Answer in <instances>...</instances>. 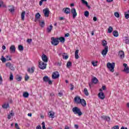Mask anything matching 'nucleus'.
Listing matches in <instances>:
<instances>
[{"label":"nucleus","mask_w":129,"mask_h":129,"mask_svg":"<svg viewBox=\"0 0 129 129\" xmlns=\"http://www.w3.org/2000/svg\"><path fill=\"white\" fill-rule=\"evenodd\" d=\"M59 76L60 75L58 72H54L52 75V79H57V78H59Z\"/></svg>","instance_id":"nucleus-6"},{"label":"nucleus","mask_w":129,"mask_h":129,"mask_svg":"<svg viewBox=\"0 0 129 129\" xmlns=\"http://www.w3.org/2000/svg\"><path fill=\"white\" fill-rule=\"evenodd\" d=\"M125 18L127 20L129 18V14L127 12H125L124 14Z\"/></svg>","instance_id":"nucleus-46"},{"label":"nucleus","mask_w":129,"mask_h":129,"mask_svg":"<svg viewBox=\"0 0 129 129\" xmlns=\"http://www.w3.org/2000/svg\"><path fill=\"white\" fill-rule=\"evenodd\" d=\"M84 92L86 96H88L89 95V93H88V91L87 90V89L86 88L84 89Z\"/></svg>","instance_id":"nucleus-31"},{"label":"nucleus","mask_w":129,"mask_h":129,"mask_svg":"<svg viewBox=\"0 0 129 129\" xmlns=\"http://www.w3.org/2000/svg\"><path fill=\"white\" fill-rule=\"evenodd\" d=\"M0 5H1V6H3V5H4V1H0Z\"/></svg>","instance_id":"nucleus-62"},{"label":"nucleus","mask_w":129,"mask_h":129,"mask_svg":"<svg viewBox=\"0 0 129 129\" xmlns=\"http://www.w3.org/2000/svg\"><path fill=\"white\" fill-rule=\"evenodd\" d=\"M27 72L30 74H33V73L35 72V67H32L31 68H29L27 70Z\"/></svg>","instance_id":"nucleus-11"},{"label":"nucleus","mask_w":129,"mask_h":129,"mask_svg":"<svg viewBox=\"0 0 129 129\" xmlns=\"http://www.w3.org/2000/svg\"><path fill=\"white\" fill-rule=\"evenodd\" d=\"M92 83L94 84H96L98 83V80L96 78V77H94L93 79H92Z\"/></svg>","instance_id":"nucleus-21"},{"label":"nucleus","mask_w":129,"mask_h":129,"mask_svg":"<svg viewBox=\"0 0 129 129\" xmlns=\"http://www.w3.org/2000/svg\"><path fill=\"white\" fill-rule=\"evenodd\" d=\"M102 45L103 47H107V42L106 40H103L102 43Z\"/></svg>","instance_id":"nucleus-35"},{"label":"nucleus","mask_w":129,"mask_h":129,"mask_svg":"<svg viewBox=\"0 0 129 129\" xmlns=\"http://www.w3.org/2000/svg\"><path fill=\"white\" fill-rule=\"evenodd\" d=\"M59 21H63V20H65V18L64 17H59Z\"/></svg>","instance_id":"nucleus-58"},{"label":"nucleus","mask_w":129,"mask_h":129,"mask_svg":"<svg viewBox=\"0 0 129 129\" xmlns=\"http://www.w3.org/2000/svg\"><path fill=\"white\" fill-rule=\"evenodd\" d=\"M113 31V28L111 26H109L108 28V33L110 34Z\"/></svg>","instance_id":"nucleus-34"},{"label":"nucleus","mask_w":129,"mask_h":129,"mask_svg":"<svg viewBox=\"0 0 129 129\" xmlns=\"http://www.w3.org/2000/svg\"><path fill=\"white\" fill-rule=\"evenodd\" d=\"M32 39H28L27 40V43H28V44H31V43H32Z\"/></svg>","instance_id":"nucleus-49"},{"label":"nucleus","mask_w":129,"mask_h":129,"mask_svg":"<svg viewBox=\"0 0 129 129\" xmlns=\"http://www.w3.org/2000/svg\"><path fill=\"white\" fill-rule=\"evenodd\" d=\"M64 37H69V33H67L64 35Z\"/></svg>","instance_id":"nucleus-63"},{"label":"nucleus","mask_w":129,"mask_h":129,"mask_svg":"<svg viewBox=\"0 0 129 129\" xmlns=\"http://www.w3.org/2000/svg\"><path fill=\"white\" fill-rule=\"evenodd\" d=\"M75 128L78 129L79 127V126H78V125L75 124Z\"/></svg>","instance_id":"nucleus-61"},{"label":"nucleus","mask_w":129,"mask_h":129,"mask_svg":"<svg viewBox=\"0 0 129 129\" xmlns=\"http://www.w3.org/2000/svg\"><path fill=\"white\" fill-rule=\"evenodd\" d=\"M23 97L25 98H28L29 97V93L25 92L23 93Z\"/></svg>","instance_id":"nucleus-36"},{"label":"nucleus","mask_w":129,"mask_h":129,"mask_svg":"<svg viewBox=\"0 0 129 129\" xmlns=\"http://www.w3.org/2000/svg\"><path fill=\"white\" fill-rule=\"evenodd\" d=\"M73 111L75 114H78L79 116L82 115V112H81V110H80V108L78 107H74L73 108Z\"/></svg>","instance_id":"nucleus-2"},{"label":"nucleus","mask_w":129,"mask_h":129,"mask_svg":"<svg viewBox=\"0 0 129 129\" xmlns=\"http://www.w3.org/2000/svg\"><path fill=\"white\" fill-rule=\"evenodd\" d=\"M51 43L53 46H57L59 44V38H55V37H51Z\"/></svg>","instance_id":"nucleus-3"},{"label":"nucleus","mask_w":129,"mask_h":129,"mask_svg":"<svg viewBox=\"0 0 129 129\" xmlns=\"http://www.w3.org/2000/svg\"><path fill=\"white\" fill-rule=\"evenodd\" d=\"M58 40H59L61 43H64L65 42V38L63 37H60L59 38H58Z\"/></svg>","instance_id":"nucleus-38"},{"label":"nucleus","mask_w":129,"mask_h":129,"mask_svg":"<svg viewBox=\"0 0 129 129\" xmlns=\"http://www.w3.org/2000/svg\"><path fill=\"white\" fill-rule=\"evenodd\" d=\"M43 81H44V82H48V81H49V80H50V78H49V77H48V76H44L43 78Z\"/></svg>","instance_id":"nucleus-25"},{"label":"nucleus","mask_w":129,"mask_h":129,"mask_svg":"<svg viewBox=\"0 0 129 129\" xmlns=\"http://www.w3.org/2000/svg\"><path fill=\"white\" fill-rule=\"evenodd\" d=\"M80 100H81V99H80V97L78 96H76L74 98V102H76V103H78L79 104H80V102H79Z\"/></svg>","instance_id":"nucleus-18"},{"label":"nucleus","mask_w":129,"mask_h":129,"mask_svg":"<svg viewBox=\"0 0 129 129\" xmlns=\"http://www.w3.org/2000/svg\"><path fill=\"white\" fill-rule=\"evenodd\" d=\"M36 129H42V127L41 126V125H38V126H37Z\"/></svg>","instance_id":"nucleus-55"},{"label":"nucleus","mask_w":129,"mask_h":129,"mask_svg":"<svg viewBox=\"0 0 129 129\" xmlns=\"http://www.w3.org/2000/svg\"><path fill=\"white\" fill-rule=\"evenodd\" d=\"M93 21H94V22H96V21H97V18H96V17H94Z\"/></svg>","instance_id":"nucleus-59"},{"label":"nucleus","mask_w":129,"mask_h":129,"mask_svg":"<svg viewBox=\"0 0 129 129\" xmlns=\"http://www.w3.org/2000/svg\"><path fill=\"white\" fill-rule=\"evenodd\" d=\"M114 16L116 17V18H119V14L118 13V12H115Z\"/></svg>","instance_id":"nucleus-48"},{"label":"nucleus","mask_w":129,"mask_h":129,"mask_svg":"<svg viewBox=\"0 0 129 129\" xmlns=\"http://www.w3.org/2000/svg\"><path fill=\"white\" fill-rule=\"evenodd\" d=\"M118 56L120 59H123L124 58V52L123 51H120L118 53Z\"/></svg>","instance_id":"nucleus-15"},{"label":"nucleus","mask_w":129,"mask_h":129,"mask_svg":"<svg viewBox=\"0 0 129 129\" xmlns=\"http://www.w3.org/2000/svg\"><path fill=\"white\" fill-rule=\"evenodd\" d=\"M123 42L125 44H129V37H125L124 39H123Z\"/></svg>","instance_id":"nucleus-24"},{"label":"nucleus","mask_w":129,"mask_h":129,"mask_svg":"<svg viewBox=\"0 0 129 129\" xmlns=\"http://www.w3.org/2000/svg\"><path fill=\"white\" fill-rule=\"evenodd\" d=\"M42 5H43V1L42 0H41L39 2V6H42Z\"/></svg>","instance_id":"nucleus-60"},{"label":"nucleus","mask_w":129,"mask_h":129,"mask_svg":"<svg viewBox=\"0 0 129 129\" xmlns=\"http://www.w3.org/2000/svg\"><path fill=\"white\" fill-rule=\"evenodd\" d=\"M15 115V113L14 112H11L8 115V119H11L12 118V116H14Z\"/></svg>","instance_id":"nucleus-30"},{"label":"nucleus","mask_w":129,"mask_h":129,"mask_svg":"<svg viewBox=\"0 0 129 129\" xmlns=\"http://www.w3.org/2000/svg\"><path fill=\"white\" fill-rule=\"evenodd\" d=\"M15 127L16 129H20V127H19V124L17 123H15Z\"/></svg>","instance_id":"nucleus-50"},{"label":"nucleus","mask_w":129,"mask_h":129,"mask_svg":"<svg viewBox=\"0 0 129 129\" xmlns=\"http://www.w3.org/2000/svg\"><path fill=\"white\" fill-rule=\"evenodd\" d=\"M10 53H15L16 52V46L12 45L10 48Z\"/></svg>","instance_id":"nucleus-12"},{"label":"nucleus","mask_w":129,"mask_h":129,"mask_svg":"<svg viewBox=\"0 0 129 129\" xmlns=\"http://www.w3.org/2000/svg\"><path fill=\"white\" fill-rule=\"evenodd\" d=\"M71 13L73 15V19H75L77 17V12H76V9L75 8H72Z\"/></svg>","instance_id":"nucleus-7"},{"label":"nucleus","mask_w":129,"mask_h":129,"mask_svg":"<svg viewBox=\"0 0 129 129\" xmlns=\"http://www.w3.org/2000/svg\"><path fill=\"white\" fill-rule=\"evenodd\" d=\"M29 77L28 76H25V81H27L29 79Z\"/></svg>","instance_id":"nucleus-57"},{"label":"nucleus","mask_w":129,"mask_h":129,"mask_svg":"<svg viewBox=\"0 0 129 129\" xmlns=\"http://www.w3.org/2000/svg\"><path fill=\"white\" fill-rule=\"evenodd\" d=\"M78 53H79V50L77 49L75 53V56L76 59H79V55H78Z\"/></svg>","instance_id":"nucleus-23"},{"label":"nucleus","mask_w":129,"mask_h":129,"mask_svg":"<svg viewBox=\"0 0 129 129\" xmlns=\"http://www.w3.org/2000/svg\"><path fill=\"white\" fill-rule=\"evenodd\" d=\"M38 67L39 68H40V69H42V70H44V69H46L47 67V64L44 63V62L43 61H40L39 62Z\"/></svg>","instance_id":"nucleus-4"},{"label":"nucleus","mask_w":129,"mask_h":129,"mask_svg":"<svg viewBox=\"0 0 129 129\" xmlns=\"http://www.w3.org/2000/svg\"><path fill=\"white\" fill-rule=\"evenodd\" d=\"M9 11L10 13H14V12H15V7H14V6H10V8H9Z\"/></svg>","instance_id":"nucleus-29"},{"label":"nucleus","mask_w":129,"mask_h":129,"mask_svg":"<svg viewBox=\"0 0 129 129\" xmlns=\"http://www.w3.org/2000/svg\"><path fill=\"white\" fill-rule=\"evenodd\" d=\"M58 96L61 97V96H63V93L59 92L58 93Z\"/></svg>","instance_id":"nucleus-53"},{"label":"nucleus","mask_w":129,"mask_h":129,"mask_svg":"<svg viewBox=\"0 0 129 129\" xmlns=\"http://www.w3.org/2000/svg\"><path fill=\"white\" fill-rule=\"evenodd\" d=\"M81 2L83 5H85V6H87V5H88V3H87L85 0H81Z\"/></svg>","instance_id":"nucleus-43"},{"label":"nucleus","mask_w":129,"mask_h":129,"mask_svg":"<svg viewBox=\"0 0 129 129\" xmlns=\"http://www.w3.org/2000/svg\"><path fill=\"white\" fill-rule=\"evenodd\" d=\"M6 67H8L9 68H10V69H11V70H15V68H14V65L12 64V63L11 62H8L6 64Z\"/></svg>","instance_id":"nucleus-10"},{"label":"nucleus","mask_w":129,"mask_h":129,"mask_svg":"<svg viewBox=\"0 0 129 129\" xmlns=\"http://www.w3.org/2000/svg\"><path fill=\"white\" fill-rule=\"evenodd\" d=\"M79 102L84 107H85V106H86V101L84 99H82L81 100H80Z\"/></svg>","instance_id":"nucleus-17"},{"label":"nucleus","mask_w":129,"mask_h":129,"mask_svg":"<svg viewBox=\"0 0 129 129\" xmlns=\"http://www.w3.org/2000/svg\"><path fill=\"white\" fill-rule=\"evenodd\" d=\"M107 52H108V46H105L104 49L102 51V55L103 56H106Z\"/></svg>","instance_id":"nucleus-9"},{"label":"nucleus","mask_w":129,"mask_h":129,"mask_svg":"<svg viewBox=\"0 0 129 129\" xmlns=\"http://www.w3.org/2000/svg\"><path fill=\"white\" fill-rule=\"evenodd\" d=\"M54 114H55V113L53 112H49L48 113V115L50 117H51V118H54Z\"/></svg>","instance_id":"nucleus-32"},{"label":"nucleus","mask_w":129,"mask_h":129,"mask_svg":"<svg viewBox=\"0 0 129 129\" xmlns=\"http://www.w3.org/2000/svg\"><path fill=\"white\" fill-rule=\"evenodd\" d=\"M41 18V15L40 13H37L35 14V22H37L38 20H39Z\"/></svg>","instance_id":"nucleus-20"},{"label":"nucleus","mask_w":129,"mask_h":129,"mask_svg":"<svg viewBox=\"0 0 129 129\" xmlns=\"http://www.w3.org/2000/svg\"><path fill=\"white\" fill-rule=\"evenodd\" d=\"M2 83H3V78L2 76H0V85H2Z\"/></svg>","instance_id":"nucleus-51"},{"label":"nucleus","mask_w":129,"mask_h":129,"mask_svg":"<svg viewBox=\"0 0 129 129\" xmlns=\"http://www.w3.org/2000/svg\"><path fill=\"white\" fill-rule=\"evenodd\" d=\"M92 64L93 65V66H97V64H95V62L94 61H92Z\"/></svg>","instance_id":"nucleus-56"},{"label":"nucleus","mask_w":129,"mask_h":129,"mask_svg":"<svg viewBox=\"0 0 129 129\" xmlns=\"http://www.w3.org/2000/svg\"><path fill=\"white\" fill-rule=\"evenodd\" d=\"M42 61L45 62V63H47V62H48V56H47V55H45L44 54L42 55Z\"/></svg>","instance_id":"nucleus-16"},{"label":"nucleus","mask_w":129,"mask_h":129,"mask_svg":"<svg viewBox=\"0 0 129 129\" xmlns=\"http://www.w3.org/2000/svg\"><path fill=\"white\" fill-rule=\"evenodd\" d=\"M1 60L2 61L3 63H5L7 61V58L4 57V55L2 56Z\"/></svg>","instance_id":"nucleus-41"},{"label":"nucleus","mask_w":129,"mask_h":129,"mask_svg":"<svg viewBox=\"0 0 129 129\" xmlns=\"http://www.w3.org/2000/svg\"><path fill=\"white\" fill-rule=\"evenodd\" d=\"M64 129H70V128L69 126H66L64 127Z\"/></svg>","instance_id":"nucleus-64"},{"label":"nucleus","mask_w":129,"mask_h":129,"mask_svg":"<svg viewBox=\"0 0 129 129\" xmlns=\"http://www.w3.org/2000/svg\"><path fill=\"white\" fill-rule=\"evenodd\" d=\"M98 96L100 99H104V98H105V96L104 95V93L103 92L99 93Z\"/></svg>","instance_id":"nucleus-13"},{"label":"nucleus","mask_w":129,"mask_h":129,"mask_svg":"<svg viewBox=\"0 0 129 129\" xmlns=\"http://www.w3.org/2000/svg\"><path fill=\"white\" fill-rule=\"evenodd\" d=\"M18 50H19L20 51H24V46L22 45H20L18 46Z\"/></svg>","instance_id":"nucleus-33"},{"label":"nucleus","mask_w":129,"mask_h":129,"mask_svg":"<svg viewBox=\"0 0 129 129\" xmlns=\"http://www.w3.org/2000/svg\"><path fill=\"white\" fill-rule=\"evenodd\" d=\"M39 22L40 23V26L41 27V28H44L45 26V22L44 21L40 22V20H39Z\"/></svg>","instance_id":"nucleus-37"},{"label":"nucleus","mask_w":129,"mask_h":129,"mask_svg":"<svg viewBox=\"0 0 129 129\" xmlns=\"http://www.w3.org/2000/svg\"><path fill=\"white\" fill-rule=\"evenodd\" d=\"M62 58L64 59V60H67L68 58H69V56L68 55H64V54L62 55Z\"/></svg>","instance_id":"nucleus-44"},{"label":"nucleus","mask_w":129,"mask_h":129,"mask_svg":"<svg viewBox=\"0 0 129 129\" xmlns=\"http://www.w3.org/2000/svg\"><path fill=\"white\" fill-rule=\"evenodd\" d=\"M71 90H73V89H74V86L72 84H71Z\"/></svg>","instance_id":"nucleus-54"},{"label":"nucleus","mask_w":129,"mask_h":129,"mask_svg":"<svg viewBox=\"0 0 129 129\" xmlns=\"http://www.w3.org/2000/svg\"><path fill=\"white\" fill-rule=\"evenodd\" d=\"M123 66L124 67L123 72H125V73H127V74H128L129 73V67L127 66V64L126 63H123Z\"/></svg>","instance_id":"nucleus-8"},{"label":"nucleus","mask_w":129,"mask_h":129,"mask_svg":"<svg viewBox=\"0 0 129 129\" xmlns=\"http://www.w3.org/2000/svg\"><path fill=\"white\" fill-rule=\"evenodd\" d=\"M63 10L64 11L63 13L66 14V15H69V14L71 13V10H70V8H64Z\"/></svg>","instance_id":"nucleus-14"},{"label":"nucleus","mask_w":129,"mask_h":129,"mask_svg":"<svg viewBox=\"0 0 129 129\" xmlns=\"http://www.w3.org/2000/svg\"><path fill=\"white\" fill-rule=\"evenodd\" d=\"M84 16L86 17V18H88L89 17V12L86 11L84 13Z\"/></svg>","instance_id":"nucleus-40"},{"label":"nucleus","mask_w":129,"mask_h":129,"mask_svg":"<svg viewBox=\"0 0 129 129\" xmlns=\"http://www.w3.org/2000/svg\"><path fill=\"white\" fill-rule=\"evenodd\" d=\"M10 106L9 103H7V104H4L3 106H2V107L3 108H8V107H9Z\"/></svg>","instance_id":"nucleus-39"},{"label":"nucleus","mask_w":129,"mask_h":129,"mask_svg":"<svg viewBox=\"0 0 129 129\" xmlns=\"http://www.w3.org/2000/svg\"><path fill=\"white\" fill-rule=\"evenodd\" d=\"M10 80L11 81L14 80V76L13 75L12 73H10Z\"/></svg>","instance_id":"nucleus-42"},{"label":"nucleus","mask_w":129,"mask_h":129,"mask_svg":"<svg viewBox=\"0 0 129 129\" xmlns=\"http://www.w3.org/2000/svg\"><path fill=\"white\" fill-rule=\"evenodd\" d=\"M25 15H26V12L25 11H23L21 13V19L22 21H25Z\"/></svg>","instance_id":"nucleus-26"},{"label":"nucleus","mask_w":129,"mask_h":129,"mask_svg":"<svg viewBox=\"0 0 129 129\" xmlns=\"http://www.w3.org/2000/svg\"><path fill=\"white\" fill-rule=\"evenodd\" d=\"M72 66V62L69 61L67 63V68H70Z\"/></svg>","instance_id":"nucleus-27"},{"label":"nucleus","mask_w":129,"mask_h":129,"mask_svg":"<svg viewBox=\"0 0 129 129\" xmlns=\"http://www.w3.org/2000/svg\"><path fill=\"white\" fill-rule=\"evenodd\" d=\"M112 129H119V127L118 125H115Z\"/></svg>","instance_id":"nucleus-52"},{"label":"nucleus","mask_w":129,"mask_h":129,"mask_svg":"<svg viewBox=\"0 0 129 129\" xmlns=\"http://www.w3.org/2000/svg\"><path fill=\"white\" fill-rule=\"evenodd\" d=\"M11 60H12V58L10 55L6 56V61H10Z\"/></svg>","instance_id":"nucleus-45"},{"label":"nucleus","mask_w":129,"mask_h":129,"mask_svg":"<svg viewBox=\"0 0 129 129\" xmlns=\"http://www.w3.org/2000/svg\"><path fill=\"white\" fill-rule=\"evenodd\" d=\"M114 67H115V63L112 62H108L107 63V68L109 69L110 72H114Z\"/></svg>","instance_id":"nucleus-1"},{"label":"nucleus","mask_w":129,"mask_h":129,"mask_svg":"<svg viewBox=\"0 0 129 129\" xmlns=\"http://www.w3.org/2000/svg\"><path fill=\"white\" fill-rule=\"evenodd\" d=\"M43 13L44 15V17L48 18L50 15V11L48 8H46L43 10Z\"/></svg>","instance_id":"nucleus-5"},{"label":"nucleus","mask_w":129,"mask_h":129,"mask_svg":"<svg viewBox=\"0 0 129 129\" xmlns=\"http://www.w3.org/2000/svg\"><path fill=\"white\" fill-rule=\"evenodd\" d=\"M113 36L114 37H118V32L116 30L113 31Z\"/></svg>","instance_id":"nucleus-28"},{"label":"nucleus","mask_w":129,"mask_h":129,"mask_svg":"<svg viewBox=\"0 0 129 129\" xmlns=\"http://www.w3.org/2000/svg\"><path fill=\"white\" fill-rule=\"evenodd\" d=\"M101 118L104 119V120H106L107 121H110V117L109 116L103 115L101 116Z\"/></svg>","instance_id":"nucleus-19"},{"label":"nucleus","mask_w":129,"mask_h":129,"mask_svg":"<svg viewBox=\"0 0 129 129\" xmlns=\"http://www.w3.org/2000/svg\"><path fill=\"white\" fill-rule=\"evenodd\" d=\"M16 80L17 81H22V77L21 76H18V77L16 78Z\"/></svg>","instance_id":"nucleus-47"},{"label":"nucleus","mask_w":129,"mask_h":129,"mask_svg":"<svg viewBox=\"0 0 129 129\" xmlns=\"http://www.w3.org/2000/svg\"><path fill=\"white\" fill-rule=\"evenodd\" d=\"M52 29H53V26H52V25H50L49 27H48L46 29L47 33H51Z\"/></svg>","instance_id":"nucleus-22"}]
</instances>
